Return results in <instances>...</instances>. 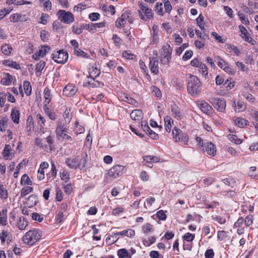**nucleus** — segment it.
<instances>
[{
	"instance_id": "obj_41",
	"label": "nucleus",
	"mask_w": 258,
	"mask_h": 258,
	"mask_svg": "<svg viewBox=\"0 0 258 258\" xmlns=\"http://www.w3.org/2000/svg\"><path fill=\"white\" fill-rule=\"evenodd\" d=\"M215 60L217 62V65L222 69L225 66L227 65L225 61L219 56H217L215 57Z\"/></svg>"
},
{
	"instance_id": "obj_5",
	"label": "nucleus",
	"mask_w": 258,
	"mask_h": 258,
	"mask_svg": "<svg viewBox=\"0 0 258 258\" xmlns=\"http://www.w3.org/2000/svg\"><path fill=\"white\" fill-rule=\"evenodd\" d=\"M58 15L59 20L64 23L70 24L74 21L73 15L69 12L59 10L58 12Z\"/></svg>"
},
{
	"instance_id": "obj_10",
	"label": "nucleus",
	"mask_w": 258,
	"mask_h": 258,
	"mask_svg": "<svg viewBox=\"0 0 258 258\" xmlns=\"http://www.w3.org/2000/svg\"><path fill=\"white\" fill-rule=\"evenodd\" d=\"M150 63L149 67L151 72L155 74H157L159 72L158 60L155 57H151L149 58Z\"/></svg>"
},
{
	"instance_id": "obj_61",
	"label": "nucleus",
	"mask_w": 258,
	"mask_h": 258,
	"mask_svg": "<svg viewBox=\"0 0 258 258\" xmlns=\"http://www.w3.org/2000/svg\"><path fill=\"white\" fill-rule=\"evenodd\" d=\"M49 33L46 30H42L40 32V37L41 40L46 42L48 40Z\"/></svg>"
},
{
	"instance_id": "obj_16",
	"label": "nucleus",
	"mask_w": 258,
	"mask_h": 258,
	"mask_svg": "<svg viewBox=\"0 0 258 258\" xmlns=\"http://www.w3.org/2000/svg\"><path fill=\"white\" fill-rule=\"evenodd\" d=\"M43 110L49 118L52 120H55L57 118L56 113L52 109H50L48 106L43 105Z\"/></svg>"
},
{
	"instance_id": "obj_59",
	"label": "nucleus",
	"mask_w": 258,
	"mask_h": 258,
	"mask_svg": "<svg viewBox=\"0 0 258 258\" xmlns=\"http://www.w3.org/2000/svg\"><path fill=\"white\" fill-rule=\"evenodd\" d=\"M36 120L41 126L45 125V119L41 114L39 113L36 115Z\"/></svg>"
},
{
	"instance_id": "obj_48",
	"label": "nucleus",
	"mask_w": 258,
	"mask_h": 258,
	"mask_svg": "<svg viewBox=\"0 0 258 258\" xmlns=\"http://www.w3.org/2000/svg\"><path fill=\"white\" fill-rule=\"evenodd\" d=\"M238 16L239 17L241 22L242 23L247 25L248 24L249 22L247 18L245 17V16L244 14L241 13L240 11L237 13Z\"/></svg>"
},
{
	"instance_id": "obj_7",
	"label": "nucleus",
	"mask_w": 258,
	"mask_h": 258,
	"mask_svg": "<svg viewBox=\"0 0 258 258\" xmlns=\"http://www.w3.org/2000/svg\"><path fill=\"white\" fill-rule=\"evenodd\" d=\"M124 168V166L120 165L114 166L109 170L108 175L111 177L116 178L123 174Z\"/></svg>"
},
{
	"instance_id": "obj_12",
	"label": "nucleus",
	"mask_w": 258,
	"mask_h": 258,
	"mask_svg": "<svg viewBox=\"0 0 258 258\" xmlns=\"http://www.w3.org/2000/svg\"><path fill=\"white\" fill-rule=\"evenodd\" d=\"M65 163L69 167L72 169H77L79 167L80 162L77 158H68L66 159Z\"/></svg>"
},
{
	"instance_id": "obj_17",
	"label": "nucleus",
	"mask_w": 258,
	"mask_h": 258,
	"mask_svg": "<svg viewBox=\"0 0 258 258\" xmlns=\"http://www.w3.org/2000/svg\"><path fill=\"white\" fill-rule=\"evenodd\" d=\"M88 80L84 83L85 87H91L92 88L98 87L100 86L101 83L98 81L95 80V78L88 76Z\"/></svg>"
},
{
	"instance_id": "obj_44",
	"label": "nucleus",
	"mask_w": 258,
	"mask_h": 258,
	"mask_svg": "<svg viewBox=\"0 0 258 258\" xmlns=\"http://www.w3.org/2000/svg\"><path fill=\"white\" fill-rule=\"evenodd\" d=\"M162 4L157 3L155 6V10L156 12L160 16H163L164 12L163 11Z\"/></svg>"
},
{
	"instance_id": "obj_38",
	"label": "nucleus",
	"mask_w": 258,
	"mask_h": 258,
	"mask_svg": "<svg viewBox=\"0 0 258 258\" xmlns=\"http://www.w3.org/2000/svg\"><path fill=\"white\" fill-rule=\"evenodd\" d=\"M197 25L199 26L201 30L205 29V23L204 22V16L202 14H200L196 19Z\"/></svg>"
},
{
	"instance_id": "obj_21",
	"label": "nucleus",
	"mask_w": 258,
	"mask_h": 258,
	"mask_svg": "<svg viewBox=\"0 0 258 258\" xmlns=\"http://www.w3.org/2000/svg\"><path fill=\"white\" fill-rule=\"evenodd\" d=\"M233 106H234L235 107V111L238 112H242L246 108V104L241 101H238L236 103L235 101H233Z\"/></svg>"
},
{
	"instance_id": "obj_55",
	"label": "nucleus",
	"mask_w": 258,
	"mask_h": 258,
	"mask_svg": "<svg viewBox=\"0 0 258 258\" xmlns=\"http://www.w3.org/2000/svg\"><path fill=\"white\" fill-rule=\"evenodd\" d=\"M223 86L226 88L227 90H229L234 87V84L233 82H231V80L227 79L224 82Z\"/></svg>"
},
{
	"instance_id": "obj_18",
	"label": "nucleus",
	"mask_w": 258,
	"mask_h": 258,
	"mask_svg": "<svg viewBox=\"0 0 258 258\" xmlns=\"http://www.w3.org/2000/svg\"><path fill=\"white\" fill-rule=\"evenodd\" d=\"M77 91V89H76L75 87L72 85H67L64 88L63 93V94L67 96H72L76 93Z\"/></svg>"
},
{
	"instance_id": "obj_27",
	"label": "nucleus",
	"mask_w": 258,
	"mask_h": 258,
	"mask_svg": "<svg viewBox=\"0 0 258 258\" xmlns=\"http://www.w3.org/2000/svg\"><path fill=\"white\" fill-rule=\"evenodd\" d=\"M11 117L12 120L15 123H18L20 119L19 111L15 109H13L11 111Z\"/></svg>"
},
{
	"instance_id": "obj_22",
	"label": "nucleus",
	"mask_w": 258,
	"mask_h": 258,
	"mask_svg": "<svg viewBox=\"0 0 258 258\" xmlns=\"http://www.w3.org/2000/svg\"><path fill=\"white\" fill-rule=\"evenodd\" d=\"M44 101L43 102V105L48 106L50 101L51 100V97L50 95V91L48 88L46 87L44 90Z\"/></svg>"
},
{
	"instance_id": "obj_42",
	"label": "nucleus",
	"mask_w": 258,
	"mask_h": 258,
	"mask_svg": "<svg viewBox=\"0 0 258 258\" xmlns=\"http://www.w3.org/2000/svg\"><path fill=\"white\" fill-rule=\"evenodd\" d=\"M100 74V70L98 69L97 68L92 67V69H90V70L89 76L92 78H96L99 76Z\"/></svg>"
},
{
	"instance_id": "obj_15",
	"label": "nucleus",
	"mask_w": 258,
	"mask_h": 258,
	"mask_svg": "<svg viewBox=\"0 0 258 258\" xmlns=\"http://www.w3.org/2000/svg\"><path fill=\"white\" fill-rule=\"evenodd\" d=\"M239 28L241 33L242 39L246 42L251 43L252 41V38L250 36H249L246 29L242 25H239Z\"/></svg>"
},
{
	"instance_id": "obj_50",
	"label": "nucleus",
	"mask_w": 258,
	"mask_h": 258,
	"mask_svg": "<svg viewBox=\"0 0 258 258\" xmlns=\"http://www.w3.org/2000/svg\"><path fill=\"white\" fill-rule=\"evenodd\" d=\"M200 73L203 76H206L208 75V68L205 64L201 63L200 66Z\"/></svg>"
},
{
	"instance_id": "obj_1",
	"label": "nucleus",
	"mask_w": 258,
	"mask_h": 258,
	"mask_svg": "<svg viewBox=\"0 0 258 258\" xmlns=\"http://www.w3.org/2000/svg\"><path fill=\"white\" fill-rule=\"evenodd\" d=\"M188 93L194 97L197 96L201 92L202 83L197 77L190 75L186 79Z\"/></svg>"
},
{
	"instance_id": "obj_13",
	"label": "nucleus",
	"mask_w": 258,
	"mask_h": 258,
	"mask_svg": "<svg viewBox=\"0 0 258 258\" xmlns=\"http://www.w3.org/2000/svg\"><path fill=\"white\" fill-rule=\"evenodd\" d=\"M129 17L127 14L123 13L121 16L118 18L115 22V26L117 28H122L124 26L126 20Z\"/></svg>"
},
{
	"instance_id": "obj_36",
	"label": "nucleus",
	"mask_w": 258,
	"mask_h": 258,
	"mask_svg": "<svg viewBox=\"0 0 258 258\" xmlns=\"http://www.w3.org/2000/svg\"><path fill=\"white\" fill-rule=\"evenodd\" d=\"M74 127L75 128L74 131L76 135L82 134L85 131L84 127L80 125L78 121L75 122Z\"/></svg>"
},
{
	"instance_id": "obj_33",
	"label": "nucleus",
	"mask_w": 258,
	"mask_h": 258,
	"mask_svg": "<svg viewBox=\"0 0 258 258\" xmlns=\"http://www.w3.org/2000/svg\"><path fill=\"white\" fill-rule=\"evenodd\" d=\"M12 79V76L9 74H7V75L1 80V83L3 85L8 86L11 83Z\"/></svg>"
},
{
	"instance_id": "obj_28",
	"label": "nucleus",
	"mask_w": 258,
	"mask_h": 258,
	"mask_svg": "<svg viewBox=\"0 0 258 258\" xmlns=\"http://www.w3.org/2000/svg\"><path fill=\"white\" fill-rule=\"evenodd\" d=\"M67 128L64 126V123L61 121H57V126L55 130L56 134L57 135L61 132H66Z\"/></svg>"
},
{
	"instance_id": "obj_54",
	"label": "nucleus",
	"mask_w": 258,
	"mask_h": 258,
	"mask_svg": "<svg viewBox=\"0 0 258 258\" xmlns=\"http://www.w3.org/2000/svg\"><path fill=\"white\" fill-rule=\"evenodd\" d=\"M139 63L141 68L144 71L145 73H146V76L147 78L149 80L151 79V77L148 74V69L146 66L145 65V63L143 61L140 60Z\"/></svg>"
},
{
	"instance_id": "obj_39",
	"label": "nucleus",
	"mask_w": 258,
	"mask_h": 258,
	"mask_svg": "<svg viewBox=\"0 0 258 258\" xmlns=\"http://www.w3.org/2000/svg\"><path fill=\"white\" fill-rule=\"evenodd\" d=\"M21 183L22 185L27 184L31 185L32 184V181L30 180L29 176L26 174H24L22 176L21 180Z\"/></svg>"
},
{
	"instance_id": "obj_20",
	"label": "nucleus",
	"mask_w": 258,
	"mask_h": 258,
	"mask_svg": "<svg viewBox=\"0 0 258 258\" xmlns=\"http://www.w3.org/2000/svg\"><path fill=\"white\" fill-rule=\"evenodd\" d=\"M143 114L142 111L139 109L133 110L130 114L131 118L136 121H139L142 119Z\"/></svg>"
},
{
	"instance_id": "obj_49",
	"label": "nucleus",
	"mask_w": 258,
	"mask_h": 258,
	"mask_svg": "<svg viewBox=\"0 0 258 258\" xmlns=\"http://www.w3.org/2000/svg\"><path fill=\"white\" fill-rule=\"evenodd\" d=\"M177 142H183L184 144L186 145L188 142V137L181 133L178 137Z\"/></svg>"
},
{
	"instance_id": "obj_35",
	"label": "nucleus",
	"mask_w": 258,
	"mask_h": 258,
	"mask_svg": "<svg viewBox=\"0 0 258 258\" xmlns=\"http://www.w3.org/2000/svg\"><path fill=\"white\" fill-rule=\"evenodd\" d=\"M166 215L164 213V211H158L156 214L152 216V218L154 219H156V218H158L161 220H165L166 219Z\"/></svg>"
},
{
	"instance_id": "obj_6",
	"label": "nucleus",
	"mask_w": 258,
	"mask_h": 258,
	"mask_svg": "<svg viewBox=\"0 0 258 258\" xmlns=\"http://www.w3.org/2000/svg\"><path fill=\"white\" fill-rule=\"evenodd\" d=\"M212 105L218 111L223 112L225 110L226 103L224 99L215 98L212 99Z\"/></svg>"
},
{
	"instance_id": "obj_31",
	"label": "nucleus",
	"mask_w": 258,
	"mask_h": 258,
	"mask_svg": "<svg viewBox=\"0 0 258 258\" xmlns=\"http://www.w3.org/2000/svg\"><path fill=\"white\" fill-rule=\"evenodd\" d=\"M23 87L26 95L30 96L32 93V88L30 83L29 81H24Z\"/></svg>"
},
{
	"instance_id": "obj_43",
	"label": "nucleus",
	"mask_w": 258,
	"mask_h": 258,
	"mask_svg": "<svg viewBox=\"0 0 258 258\" xmlns=\"http://www.w3.org/2000/svg\"><path fill=\"white\" fill-rule=\"evenodd\" d=\"M33 188L30 186H26L22 188L21 191V197H23L32 192Z\"/></svg>"
},
{
	"instance_id": "obj_25",
	"label": "nucleus",
	"mask_w": 258,
	"mask_h": 258,
	"mask_svg": "<svg viewBox=\"0 0 258 258\" xmlns=\"http://www.w3.org/2000/svg\"><path fill=\"white\" fill-rule=\"evenodd\" d=\"M161 55L171 57L172 48L169 44L164 45L161 48Z\"/></svg>"
},
{
	"instance_id": "obj_23",
	"label": "nucleus",
	"mask_w": 258,
	"mask_h": 258,
	"mask_svg": "<svg viewBox=\"0 0 258 258\" xmlns=\"http://www.w3.org/2000/svg\"><path fill=\"white\" fill-rule=\"evenodd\" d=\"M235 124L239 127H244L248 125L249 122L247 120L241 117L236 118L235 120Z\"/></svg>"
},
{
	"instance_id": "obj_47",
	"label": "nucleus",
	"mask_w": 258,
	"mask_h": 258,
	"mask_svg": "<svg viewBox=\"0 0 258 258\" xmlns=\"http://www.w3.org/2000/svg\"><path fill=\"white\" fill-rule=\"evenodd\" d=\"M195 235L194 234H191L189 232L186 233L183 236L184 240L187 242H191L195 239Z\"/></svg>"
},
{
	"instance_id": "obj_11",
	"label": "nucleus",
	"mask_w": 258,
	"mask_h": 258,
	"mask_svg": "<svg viewBox=\"0 0 258 258\" xmlns=\"http://www.w3.org/2000/svg\"><path fill=\"white\" fill-rule=\"evenodd\" d=\"M135 235V230L133 229H127V230H124L121 232H117L115 233H114L113 235L112 236V237H114L115 238H116L117 240L118 239V237H117V236L120 235V236H126L128 237H133Z\"/></svg>"
},
{
	"instance_id": "obj_4",
	"label": "nucleus",
	"mask_w": 258,
	"mask_h": 258,
	"mask_svg": "<svg viewBox=\"0 0 258 258\" xmlns=\"http://www.w3.org/2000/svg\"><path fill=\"white\" fill-rule=\"evenodd\" d=\"M68 53L62 50L54 52L52 54L53 60L57 63H64L68 60Z\"/></svg>"
},
{
	"instance_id": "obj_37",
	"label": "nucleus",
	"mask_w": 258,
	"mask_h": 258,
	"mask_svg": "<svg viewBox=\"0 0 258 258\" xmlns=\"http://www.w3.org/2000/svg\"><path fill=\"white\" fill-rule=\"evenodd\" d=\"M36 203V198L34 195L30 196L28 200L26 202V205L29 208H32L34 205H35Z\"/></svg>"
},
{
	"instance_id": "obj_3",
	"label": "nucleus",
	"mask_w": 258,
	"mask_h": 258,
	"mask_svg": "<svg viewBox=\"0 0 258 258\" xmlns=\"http://www.w3.org/2000/svg\"><path fill=\"white\" fill-rule=\"evenodd\" d=\"M138 5L139 9L138 10V12L142 20L147 21L153 18V13L151 9L147 7L141 2H138Z\"/></svg>"
},
{
	"instance_id": "obj_45",
	"label": "nucleus",
	"mask_w": 258,
	"mask_h": 258,
	"mask_svg": "<svg viewBox=\"0 0 258 258\" xmlns=\"http://www.w3.org/2000/svg\"><path fill=\"white\" fill-rule=\"evenodd\" d=\"M171 58V57L160 54V60L161 63L163 65H167L169 63Z\"/></svg>"
},
{
	"instance_id": "obj_14",
	"label": "nucleus",
	"mask_w": 258,
	"mask_h": 258,
	"mask_svg": "<svg viewBox=\"0 0 258 258\" xmlns=\"http://www.w3.org/2000/svg\"><path fill=\"white\" fill-rule=\"evenodd\" d=\"M16 226L19 230H24L28 226V222L24 217L21 216L17 221Z\"/></svg>"
},
{
	"instance_id": "obj_60",
	"label": "nucleus",
	"mask_w": 258,
	"mask_h": 258,
	"mask_svg": "<svg viewBox=\"0 0 258 258\" xmlns=\"http://www.w3.org/2000/svg\"><path fill=\"white\" fill-rule=\"evenodd\" d=\"M45 62L44 61H43V60L40 61L36 64V71L37 72L41 73L44 67H45Z\"/></svg>"
},
{
	"instance_id": "obj_63",
	"label": "nucleus",
	"mask_w": 258,
	"mask_h": 258,
	"mask_svg": "<svg viewBox=\"0 0 258 258\" xmlns=\"http://www.w3.org/2000/svg\"><path fill=\"white\" fill-rule=\"evenodd\" d=\"M227 48L228 49L233 51V52L237 56L239 55L240 51L238 50V48L234 45L231 44H227Z\"/></svg>"
},
{
	"instance_id": "obj_29",
	"label": "nucleus",
	"mask_w": 258,
	"mask_h": 258,
	"mask_svg": "<svg viewBox=\"0 0 258 258\" xmlns=\"http://www.w3.org/2000/svg\"><path fill=\"white\" fill-rule=\"evenodd\" d=\"M8 216L7 211H2L0 212V224L5 226L7 224Z\"/></svg>"
},
{
	"instance_id": "obj_30",
	"label": "nucleus",
	"mask_w": 258,
	"mask_h": 258,
	"mask_svg": "<svg viewBox=\"0 0 258 258\" xmlns=\"http://www.w3.org/2000/svg\"><path fill=\"white\" fill-rule=\"evenodd\" d=\"M142 231L145 234L152 232L154 230L153 225L150 223H146L142 226Z\"/></svg>"
},
{
	"instance_id": "obj_2",
	"label": "nucleus",
	"mask_w": 258,
	"mask_h": 258,
	"mask_svg": "<svg viewBox=\"0 0 258 258\" xmlns=\"http://www.w3.org/2000/svg\"><path fill=\"white\" fill-rule=\"evenodd\" d=\"M41 234L37 229L30 230L27 232L23 237V241L27 244L32 245L41 238Z\"/></svg>"
},
{
	"instance_id": "obj_62",
	"label": "nucleus",
	"mask_w": 258,
	"mask_h": 258,
	"mask_svg": "<svg viewBox=\"0 0 258 258\" xmlns=\"http://www.w3.org/2000/svg\"><path fill=\"white\" fill-rule=\"evenodd\" d=\"M224 10L226 14L231 18H233L234 16L233 10L228 6H224Z\"/></svg>"
},
{
	"instance_id": "obj_26",
	"label": "nucleus",
	"mask_w": 258,
	"mask_h": 258,
	"mask_svg": "<svg viewBox=\"0 0 258 258\" xmlns=\"http://www.w3.org/2000/svg\"><path fill=\"white\" fill-rule=\"evenodd\" d=\"M3 63L6 66L16 69L17 70H20L21 69L20 64L13 60H4Z\"/></svg>"
},
{
	"instance_id": "obj_46",
	"label": "nucleus",
	"mask_w": 258,
	"mask_h": 258,
	"mask_svg": "<svg viewBox=\"0 0 258 258\" xmlns=\"http://www.w3.org/2000/svg\"><path fill=\"white\" fill-rule=\"evenodd\" d=\"M74 54L80 57L84 58L88 57V55H87V54L84 51L81 50L79 48H78L77 49H74Z\"/></svg>"
},
{
	"instance_id": "obj_24",
	"label": "nucleus",
	"mask_w": 258,
	"mask_h": 258,
	"mask_svg": "<svg viewBox=\"0 0 258 258\" xmlns=\"http://www.w3.org/2000/svg\"><path fill=\"white\" fill-rule=\"evenodd\" d=\"M164 121L165 128L166 131L168 133L170 132L172 127V124L173 123L172 119L170 116L167 115L164 117Z\"/></svg>"
},
{
	"instance_id": "obj_58",
	"label": "nucleus",
	"mask_w": 258,
	"mask_h": 258,
	"mask_svg": "<svg viewBox=\"0 0 258 258\" xmlns=\"http://www.w3.org/2000/svg\"><path fill=\"white\" fill-rule=\"evenodd\" d=\"M188 46L187 43H183L180 47L177 48L176 50V54L178 55H180L182 51Z\"/></svg>"
},
{
	"instance_id": "obj_34",
	"label": "nucleus",
	"mask_w": 258,
	"mask_h": 258,
	"mask_svg": "<svg viewBox=\"0 0 258 258\" xmlns=\"http://www.w3.org/2000/svg\"><path fill=\"white\" fill-rule=\"evenodd\" d=\"M1 49L5 55L9 56L11 53L13 48L11 45L5 44L2 46Z\"/></svg>"
},
{
	"instance_id": "obj_8",
	"label": "nucleus",
	"mask_w": 258,
	"mask_h": 258,
	"mask_svg": "<svg viewBox=\"0 0 258 258\" xmlns=\"http://www.w3.org/2000/svg\"><path fill=\"white\" fill-rule=\"evenodd\" d=\"M198 105L200 110L207 115L212 114L213 108L212 106L207 102L204 100L198 101Z\"/></svg>"
},
{
	"instance_id": "obj_56",
	"label": "nucleus",
	"mask_w": 258,
	"mask_h": 258,
	"mask_svg": "<svg viewBox=\"0 0 258 258\" xmlns=\"http://www.w3.org/2000/svg\"><path fill=\"white\" fill-rule=\"evenodd\" d=\"M227 236V232L224 230L218 231L217 237L219 240H223Z\"/></svg>"
},
{
	"instance_id": "obj_64",
	"label": "nucleus",
	"mask_w": 258,
	"mask_h": 258,
	"mask_svg": "<svg viewBox=\"0 0 258 258\" xmlns=\"http://www.w3.org/2000/svg\"><path fill=\"white\" fill-rule=\"evenodd\" d=\"M193 54L192 50H187L185 51L183 55L182 56V60L186 61L190 59Z\"/></svg>"
},
{
	"instance_id": "obj_19",
	"label": "nucleus",
	"mask_w": 258,
	"mask_h": 258,
	"mask_svg": "<svg viewBox=\"0 0 258 258\" xmlns=\"http://www.w3.org/2000/svg\"><path fill=\"white\" fill-rule=\"evenodd\" d=\"M0 238L2 243H4L6 241L9 242L11 241L12 234L8 231L3 230L0 233Z\"/></svg>"
},
{
	"instance_id": "obj_40",
	"label": "nucleus",
	"mask_w": 258,
	"mask_h": 258,
	"mask_svg": "<svg viewBox=\"0 0 258 258\" xmlns=\"http://www.w3.org/2000/svg\"><path fill=\"white\" fill-rule=\"evenodd\" d=\"M70 111L71 108H66L63 113V116L66 123H70L72 119V118L70 116Z\"/></svg>"
},
{
	"instance_id": "obj_52",
	"label": "nucleus",
	"mask_w": 258,
	"mask_h": 258,
	"mask_svg": "<svg viewBox=\"0 0 258 258\" xmlns=\"http://www.w3.org/2000/svg\"><path fill=\"white\" fill-rule=\"evenodd\" d=\"M214 220L220 224H223L226 223V218L225 216H217L213 218Z\"/></svg>"
},
{
	"instance_id": "obj_53",
	"label": "nucleus",
	"mask_w": 258,
	"mask_h": 258,
	"mask_svg": "<svg viewBox=\"0 0 258 258\" xmlns=\"http://www.w3.org/2000/svg\"><path fill=\"white\" fill-rule=\"evenodd\" d=\"M50 50V47L47 45H44L42 46L40 49L38 51L41 54V56L43 57L46 55V53Z\"/></svg>"
},
{
	"instance_id": "obj_32",
	"label": "nucleus",
	"mask_w": 258,
	"mask_h": 258,
	"mask_svg": "<svg viewBox=\"0 0 258 258\" xmlns=\"http://www.w3.org/2000/svg\"><path fill=\"white\" fill-rule=\"evenodd\" d=\"M117 255L119 258H131V256L129 255L128 251L125 248H121L118 250Z\"/></svg>"
},
{
	"instance_id": "obj_9",
	"label": "nucleus",
	"mask_w": 258,
	"mask_h": 258,
	"mask_svg": "<svg viewBox=\"0 0 258 258\" xmlns=\"http://www.w3.org/2000/svg\"><path fill=\"white\" fill-rule=\"evenodd\" d=\"M203 150L206 152L210 156H214L216 153V147L214 144L211 142H207L204 145H202Z\"/></svg>"
},
{
	"instance_id": "obj_51",
	"label": "nucleus",
	"mask_w": 258,
	"mask_h": 258,
	"mask_svg": "<svg viewBox=\"0 0 258 258\" xmlns=\"http://www.w3.org/2000/svg\"><path fill=\"white\" fill-rule=\"evenodd\" d=\"M229 139L230 141L237 145L240 144L242 143V141L234 135H230Z\"/></svg>"
},
{
	"instance_id": "obj_57",
	"label": "nucleus",
	"mask_w": 258,
	"mask_h": 258,
	"mask_svg": "<svg viewBox=\"0 0 258 258\" xmlns=\"http://www.w3.org/2000/svg\"><path fill=\"white\" fill-rule=\"evenodd\" d=\"M151 89L152 92L155 93V95L157 97V98H160L161 97V92L158 87L155 86H152Z\"/></svg>"
}]
</instances>
